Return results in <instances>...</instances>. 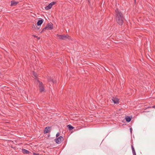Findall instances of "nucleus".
I'll use <instances>...</instances> for the list:
<instances>
[{"label": "nucleus", "mask_w": 155, "mask_h": 155, "mask_svg": "<svg viewBox=\"0 0 155 155\" xmlns=\"http://www.w3.org/2000/svg\"><path fill=\"white\" fill-rule=\"evenodd\" d=\"M115 18L117 23L120 25L123 24V15L118 9L115 10Z\"/></svg>", "instance_id": "f257e3e1"}, {"label": "nucleus", "mask_w": 155, "mask_h": 155, "mask_svg": "<svg viewBox=\"0 0 155 155\" xmlns=\"http://www.w3.org/2000/svg\"><path fill=\"white\" fill-rule=\"evenodd\" d=\"M53 28V25L51 23L48 24L43 29L42 31H44L46 29L51 30Z\"/></svg>", "instance_id": "f03ea898"}, {"label": "nucleus", "mask_w": 155, "mask_h": 155, "mask_svg": "<svg viewBox=\"0 0 155 155\" xmlns=\"http://www.w3.org/2000/svg\"><path fill=\"white\" fill-rule=\"evenodd\" d=\"M57 36L59 39L62 40H66L67 39H69V36L65 35H60L57 34Z\"/></svg>", "instance_id": "7ed1b4c3"}, {"label": "nucleus", "mask_w": 155, "mask_h": 155, "mask_svg": "<svg viewBox=\"0 0 155 155\" xmlns=\"http://www.w3.org/2000/svg\"><path fill=\"white\" fill-rule=\"evenodd\" d=\"M56 3V2H53L50 3L48 6L45 7V8L46 10H48L51 9L53 5H54Z\"/></svg>", "instance_id": "20e7f679"}, {"label": "nucleus", "mask_w": 155, "mask_h": 155, "mask_svg": "<svg viewBox=\"0 0 155 155\" xmlns=\"http://www.w3.org/2000/svg\"><path fill=\"white\" fill-rule=\"evenodd\" d=\"M38 81L39 83V87L40 89V92H42L44 91V88L43 85V84L42 83V82H40L38 80Z\"/></svg>", "instance_id": "39448f33"}, {"label": "nucleus", "mask_w": 155, "mask_h": 155, "mask_svg": "<svg viewBox=\"0 0 155 155\" xmlns=\"http://www.w3.org/2000/svg\"><path fill=\"white\" fill-rule=\"evenodd\" d=\"M63 140L64 138L62 136H60L58 138L55 139V141L57 143L59 144Z\"/></svg>", "instance_id": "423d86ee"}, {"label": "nucleus", "mask_w": 155, "mask_h": 155, "mask_svg": "<svg viewBox=\"0 0 155 155\" xmlns=\"http://www.w3.org/2000/svg\"><path fill=\"white\" fill-rule=\"evenodd\" d=\"M111 100L114 104H118L119 103V100L117 98L113 97L111 98Z\"/></svg>", "instance_id": "0eeeda50"}, {"label": "nucleus", "mask_w": 155, "mask_h": 155, "mask_svg": "<svg viewBox=\"0 0 155 155\" xmlns=\"http://www.w3.org/2000/svg\"><path fill=\"white\" fill-rule=\"evenodd\" d=\"M51 127H46L44 131V134H46L49 132L51 131Z\"/></svg>", "instance_id": "6e6552de"}, {"label": "nucleus", "mask_w": 155, "mask_h": 155, "mask_svg": "<svg viewBox=\"0 0 155 155\" xmlns=\"http://www.w3.org/2000/svg\"><path fill=\"white\" fill-rule=\"evenodd\" d=\"M22 151L24 154H29L30 153L29 151L25 149H22Z\"/></svg>", "instance_id": "1a4fd4ad"}, {"label": "nucleus", "mask_w": 155, "mask_h": 155, "mask_svg": "<svg viewBox=\"0 0 155 155\" xmlns=\"http://www.w3.org/2000/svg\"><path fill=\"white\" fill-rule=\"evenodd\" d=\"M18 2H15L14 1H12L11 2V5L12 6L18 4Z\"/></svg>", "instance_id": "9d476101"}, {"label": "nucleus", "mask_w": 155, "mask_h": 155, "mask_svg": "<svg viewBox=\"0 0 155 155\" xmlns=\"http://www.w3.org/2000/svg\"><path fill=\"white\" fill-rule=\"evenodd\" d=\"M43 19H41V20H39L37 22V25H41L43 22Z\"/></svg>", "instance_id": "9b49d317"}, {"label": "nucleus", "mask_w": 155, "mask_h": 155, "mask_svg": "<svg viewBox=\"0 0 155 155\" xmlns=\"http://www.w3.org/2000/svg\"><path fill=\"white\" fill-rule=\"evenodd\" d=\"M126 120L127 122H130L131 120V118L129 116H127L126 118Z\"/></svg>", "instance_id": "f8f14e48"}, {"label": "nucleus", "mask_w": 155, "mask_h": 155, "mask_svg": "<svg viewBox=\"0 0 155 155\" xmlns=\"http://www.w3.org/2000/svg\"><path fill=\"white\" fill-rule=\"evenodd\" d=\"M69 130H71L74 129V127L71 125H68L67 126Z\"/></svg>", "instance_id": "ddd939ff"}, {"label": "nucleus", "mask_w": 155, "mask_h": 155, "mask_svg": "<svg viewBox=\"0 0 155 155\" xmlns=\"http://www.w3.org/2000/svg\"><path fill=\"white\" fill-rule=\"evenodd\" d=\"M48 80L49 81L52 82V83H55V81H54L53 79H52L51 77L49 78H48Z\"/></svg>", "instance_id": "4468645a"}, {"label": "nucleus", "mask_w": 155, "mask_h": 155, "mask_svg": "<svg viewBox=\"0 0 155 155\" xmlns=\"http://www.w3.org/2000/svg\"><path fill=\"white\" fill-rule=\"evenodd\" d=\"M33 74L35 78L37 77V74L35 72H34L33 73Z\"/></svg>", "instance_id": "2eb2a0df"}, {"label": "nucleus", "mask_w": 155, "mask_h": 155, "mask_svg": "<svg viewBox=\"0 0 155 155\" xmlns=\"http://www.w3.org/2000/svg\"><path fill=\"white\" fill-rule=\"evenodd\" d=\"M60 135V134L59 133H58L56 134V137H58Z\"/></svg>", "instance_id": "dca6fc26"}, {"label": "nucleus", "mask_w": 155, "mask_h": 155, "mask_svg": "<svg viewBox=\"0 0 155 155\" xmlns=\"http://www.w3.org/2000/svg\"><path fill=\"white\" fill-rule=\"evenodd\" d=\"M132 152L133 155H136V152L135 151H134V152Z\"/></svg>", "instance_id": "f3484780"}, {"label": "nucleus", "mask_w": 155, "mask_h": 155, "mask_svg": "<svg viewBox=\"0 0 155 155\" xmlns=\"http://www.w3.org/2000/svg\"><path fill=\"white\" fill-rule=\"evenodd\" d=\"M34 36L35 37H36V38H38V39H39L40 38H38V37L37 36H36V35H34Z\"/></svg>", "instance_id": "a211bd4d"}, {"label": "nucleus", "mask_w": 155, "mask_h": 155, "mask_svg": "<svg viewBox=\"0 0 155 155\" xmlns=\"http://www.w3.org/2000/svg\"><path fill=\"white\" fill-rule=\"evenodd\" d=\"M132 128H130V132L131 133L132 132Z\"/></svg>", "instance_id": "6ab92c4d"}, {"label": "nucleus", "mask_w": 155, "mask_h": 155, "mask_svg": "<svg viewBox=\"0 0 155 155\" xmlns=\"http://www.w3.org/2000/svg\"><path fill=\"white\" fill-rule=\"evenodd\" d=\"M132 149V152H134V151H135L134 148H133Z\"/></svg>", "instance_id": "aec40b11"}, {"label": "nucleus", "mask_w": 155, "mask_h": 155, "mask_svg": "<svg viewBox=\"0 0 155 155\" xmlns=\"http://www.w3.org/2000/svg\"><path fill=\"white\" fill-rule=\"evenodd\" d=\"M131 148H132V149L134 148L133 145H131Z\"/></svg>", "instance_id": "412c9836"}, {"label": "nucleus", "mask_w": 155, "mask_h": 155, "mask_svg": "<svg viewBox=\"0 0 155 155\" xmlns=\"http://www.w3.org/2000/svg\"><path fill=\"white\" fill-rule=\"evenodd\" d=\"M39 28H36V29L37 30H38Z\"/></svg>", "instance_id": "4be33fe9"}, {"label": "nucleus", "mask_w": 155, "mask_h": 155, "mask_svg": "<svg viewBox=\"0 0 155 155\" xmlns=\"http://www.w3.org/2000/svg\"><path fill=\"white\" fill-rule=\"evenodd\" d=\"M153 107V108H155V106H154Z\"/></svg>", "instance_id": "5701e85b"}]
</instances>
